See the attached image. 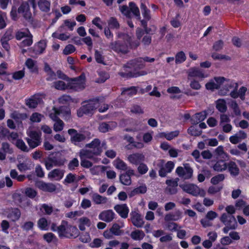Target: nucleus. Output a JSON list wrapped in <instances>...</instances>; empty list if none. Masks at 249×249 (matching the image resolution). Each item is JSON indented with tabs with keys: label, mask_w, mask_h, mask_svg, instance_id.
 Here are the masks:
<instances>
[{
	"label": "nucleus",
	"mask_w": 249,
	"mask_h": 249,
	"mask_svg": "<svg viewBox=\"0 0 249 249\" xmlns=\"http://www.w3.org/2000/svg\"><path fill=\"white\" fill-rule=\"evenodd\" d=\"M118 41L110 43L109 47L116 52L123 53H126L128 51V45L131 48H136L140 45L139 41L132 42V34H126L124 32H118L117 33Z\"/></svg>",
	"instance_id": "f257e3e1"
},
{
	"label": "nucleus",
	"mask_w": 249,
	"mask_h": 249,
	"mask_svg": "<svg viewBox=\"0 0 249 249\" xmlns=\"http://www.w3.org/2000/svg\"><path fill=\"white\" fill-rule=\"evenodd\" d=\"M58 236L60 238H76L79 234L78 229L66 221L62 220L58 226Z\"/></svg>",
	"instance_id": "f03ea898"
},
{
	"label": "nucleus",
	"mask_w": 249,
	"mask_h": 249,
	"mask_svg": "<svg viewBox=\"0 0 249 249\" xmlns=\"http://www.w3.org/2000/svg\"><path fill=\"white\" fill-rule=\"evenodd\" d=\"M77 111L78 117H82L84 114L92 115L94 111L99 107V103L98 100H90L85 103Z\"/></svg>",
	"instance_id": "7ed1b4c3"
},
{
	"label": "nucleus",
	"mask_w": 249,
	"mask_h": 249,
	"mask_svg": "<svg viewBox=\"0 0 249 249\" xmlns=\"http://www.w3.org/2000/svg\"><path fill=\"white\" fill-rule=\"evenodd\" d=\"M119 10L121 13L127 18H131V13H132L138 18H140L139 9L135 3L133 2H130L128 6L127 5L120 6Z\"/></svg>",
	"instance_id": "20e7f679"
},
{
	"label": "nucleus",
	"mask_w": 249,
	"mask_h": 249,
	"mask_svg": "<svg viewBox=\"0 0 249 249\" xmlns=\"http://www.w3.org/2000/svg\"><path fill=\"white\" fill-rule=\"evenodd\" d=\"M105 142H101L99 139H95L90 143L87 144V147L89 149L84 150V151L89 152V154L92 155V157L94 155L98 156L102 152L103 149L105 148Z\"/></svg>",
	"instance_id": "39448f33"
},
{
	"label": "nucleus",
	"mask_w": 249,
	"mask_h": 249,
	"mask_svg": "<svg viewBox=\"0 0 249 249\" xmlns=\"http://www.w3.org/2000/svg\"><path fill=\"white\" fill-rule=\"evenodd\" d=\"M179 186L184 192L194 196H204L205 195V191L203 189L199 188L194 184L184 183L180 184Z\"/></svg>",
	"instance_id": "423d86ee"
},
{
	"label": "nucleus",
	"mask_w": 249,
	"mask_h": 249,
	"mask_svg": "<svg viewBox=\"0 0 249 249\" xmlns=\"http://www.w3.org/2000/svg\"><path fill=\"white\" fill-rule=\"evenodd\" d=\"M68 88L75 90H79L85 88V76L81 75L79 77L74 79H70L68 78Z\"/></svg>",
	"instance_id": "0eeeda50"
},
{
	"label": "nucleus",
	"mask_w": 249,
	"mask_h": 249,
	"mask_svg": "<svg viewBox=\"0 0 249 249\" xmlns=\"http://www.w3.org/2000/svg\"><path fill=\"white\" fill-rule=\"evenodd\" d=\"M184 167L178 166L176 170V173L178 177L184 179H190L193 174V170L188 164H184Z\"/></svg>",
	"instance_id": "6e6552de"
},
{
	"label": "nucleus",
	"mask_w": 249,
	"mask_h": 249,
	"mask_svg": "<svg viewBox=\"0 0 249 249\" xmlns=\"http://www.w3.org/2000/svg\"><path fill=\"white\" fill-rule=\"evenodd\" d=\"M158 165L160 167L159 171V176L161 177H165L172 172L175 167V163L172 161H168L164 164V161L160 160Z\"/></svg>",
	"instance_id": "1a4fd4ad"
},
{
	"label": "nucleus",
	"mask_w": 249,
	"mask_h": 249,
	"mask_svg": "<svg viewBox=\"0 0 249 249\" xmlns=\"http://www.w3.org/2000/svg\"><path fill=\"white\" fill-rule=\"evenodd\" d=\"M226 78L224 77H214L207 83L205 87L207 89L213 90L220 88L225 83Z\"/></svg>",
	"instance_id": "9d476101"
},
{
	"label": "nucleus",
	"mask_w": 249,
	"mask_h": 249,
	"mask_svg": "<svg viewBox=\"0 0 249 249\" xmlns=\"http://www.w3.org/2000/svg\"><path fill=\"white\" fill-rule=\"evenodd\" d=\"M220 220L226 226H228L231 229H236L237 226L235 217L231 215H229L226 213H223L220 218Z\"/></svg>",
	"instance_id": "9b49d317"
},
{
	"label": "nucleus",
	"mask_w": 249,
	"mask_h": 249,
	"mask_svg": "<svg viewBox=\"0 0 249 249\" xmlns=\"http://www.w3.org/2000/svg\"><path fill=\"white\" fill-rule=\"evenodd\" d=\"M224 89L220 90V93L223 95H227L233 90H237L238 88L237 83L227 79H226L225 83H224Z\"/></svg>",
	"instance_id": "f8f14e48"
},
{
	"label": "nucleus",
	"mask_w": 249,
	"mask_h": 249,
	"mask_svg": "<svg viewBox=\"0 0 249 249\" xmlns=\"http://www.w3.org/2000/svg\"><path fill=\"white\" fill-rule=\"evenodd\" d=\"M18 13L21 15L25 19L29 20L32 18V13L27 2H23L18 9Z\"/></svg>",
	"instance_id": "ddd939ff"
},
{
	"label": "nucleus",
	"mask_w": 249,
	"mask_h": 249,
	"mask_svg": "<svg viewBox=\"0 0 249 249\" xmlns=\"http://www.w3.org/2000/svg\"><path fill=\"white\" fill-rule=\"evenodd\" d=\"M144 160V155L140 153H133L129 155L127 157L128 162L135 165H138L141 162H143Z\"/></svg>",
	"instance_id": "4468645a"
},
{
	"label": "nucleus",
	"mask_w": 249,
	"mask_h": 249,
	"mask_svg": "<svg viewBox=\"0 0 249 249\" xmlns=\"http://www.w3.org/2000/svg\"><path fill=\"white\" fill-rule=\"evenodd\" d=\"M188 76L189 79L190 77H196L199 79H204L208 76L207 74H205L203 71L197 67H192L188 71Z\"/></svg>",
	"instance_id": "2eb2a0df"
},
{
	"label": "nucleus",
	"mask_w": 249,
	"mask_h": 249,
	"mask_svg": "<svg viewBox=\"0 0 249 249\" xmlns=\"http://www.w3.org/2000/svg\"><path fill=\"white\" fill-rule=\"evenodd\" d=\"M44 97L43 94H36L26 100V105L30 108H35L38 104L41 102Z\"/></svg>",
	"instance_id": "dca6fc26"
},
{
	"label": "nucleus",
	"mask_w": 249,
	"mask_h": 249,
	"mask_svg": "<svg viewBox=\"0 0 249 249\" xmlns=\"http://www.w3.org/2000/svg\"><path fill=\"white\" fill-rule=\"evenodd\" d=\"M58 77L65 80V81L59 80L53 83V87L59 90H64L69 89L68 88V78H66V76L62 74L60 71H57Z\"/></svg>",
	"instance_id": "f3484780"
},
{
	"label": "nucleus",
	"mask_w": 249,
	"mask_h": 249,
	"mask_svg": "<svg viewBox=\"0 0 249 249\" xmlns=\"http://www.w3.org/2000/svg\"><path fill=\"white\" fill-rule=\"evenodd\" d=\"M135 175V171L131 168H129L126 172L120 176L121 182L124 185H130L131 184V176Z\"/></svg>",
	"instance_id": "a211bd4d"
},
{
	"label": "nucleus",
	"mask_w": 249,
	"mask_h": 249,
	"mask_svg": "<svg viewBox=\"0 0 249 249\" xmlns=\"http://www.w3.org/2000/svg\"><path fill=\"white\" fill-rule=\"evenodd\" d=\"M68 133L71 136V142L75 145L83 141L86 138L84 134L77 133L74 129H70L68 130Z\"/></svg>",
	"instance_id": "6ab92c4d"
},
{
	"label": "nucleus",
	"mask_w": 249,
	"mask_h": 249,
	"mask_svg": "<svg viewBox=\"0 0 249 249\" xmlns=\"http://www.w3.org/2000/svg\"><path fill=\"white\" fill-rule=\"evenodd\" d=\"M79 155L81 158V165L82 166L85 168L91 167L92 165V163L86 159H92L93 158L92 155H90L89 152H87V151H84V150H82L80 151Z\"/></svg>",
	"instance_id": "aec40b11"
},
{
	"label": "nucleus",
	"mask_w": 249,
	"mask_h": 249,
	"mask_svg": "<svg viewBox=\"0 0 249 249\" xmlns=\"http://www.w3.org/2000/svg\"><path fill=\"white\" fill-rule=\"evenodd\" d=\"M64 170L60 169H55L48 174V178L51 180L58 181L61 179L64 175Z\"/></svg>",
	"instance_id": "412c9836"
},
{
	"label": "nucleus",
	"mask_w": 249,
	"mask_h": 249,
	"mask_svg": "<svg viewBox=\"0 0 249 249\" xmlns=\"http://www.w3.org/2000/svg\"><path fill=\"white\" fill-rule=\"evenodd\" d=\"M115 213L111 210H105L99 214V219L106 222H110L114 218Z\"/></svg>",
	"instance_id": "4be33fe9"
},
{
	"label": "nucleus",
	"mask_w": 249,
	"mask_h": 249,
	"mask_svg": "<svg viewBox=\"0 0 249 249\" xmlns=\"http://www.w3.org/2000/svg\"><path fill=\"white\" fill-rule=\"evenodd\" d=\"M7 213V217L13 222L18 220L21 216V212L18 208H11L8 209V212Z\"/></svg>",
	"instance_id": "5701e85b"
},
{
	"label": "nucleus",
	"mask_w": 249,
	"mask_h": 249,
	"mask_svg": "<svg viewBox=\"0 0 249 249\" xmlns=\"http://www.w3.org/2000/svg\"><path fill=\"white\" fill-rule=\"evenodd\" d=\"M37 186L38 188L43 191L53 192L55 191L56 186L52 183H45L43 181L38 182L37 183Z\"/></svg>",
	"instance_id": "b1692460"
},
{
	"label": "nucleus",
	"mask_w": 249,
	"mask_h": 249,
	"mask_svg": "<svg viewBox=\"0 0 249 249\" xmlns=\"http://www.w3.org/2000/svg\"><path fill=\"white\" fill-rule=\"evenodd\" d=\"M131 221L133 224L137 228L142 227L144 223L141 215L136 212L132 213Z\"/></svg>",
	"instance_id": "393cba45"
},
{
	"label": "nucleus",
	"mask_w": 249,
	"mask_h": 249,
	"mask_svg": "<svg viewBox=\"0 0 249 249\" xmlns=\"http://www.w3.org/2000/svg\"><path fill=\"white\" fill-rule=\"evenodd\" d=\"M247 137V134L243 131L241 130L238 133L231 136L229 138V141L231 143L236 144Z\"/></svg>",
	"instance_id": "a878e982"
},
{
	"label": "nucleus",
	"mask_w": 249,
	"mask_h": 249,
	"mask_svg": "<svg viewBox=\"0 0 249 249\" xmlns=\"http://www.w3.org/2000/svg\"><path fill=\"white\" fill-rule=\"evenodd\" d=\"M114 209L122 218H125L127 217L129 210L126 204L117 205Z\"/></svg>",
	"instance_id": "bb28decb"
},
{
	"label": "nucleus",
	"mask_w": 249,
	"mask_h": 249,
	"mask_svg": "<svg viewBox=\"0 0 249 249\" xmlns=\"http://www.w3.org/2000/svg\"><path fill=\"white\" fill-rule=\"evenodd\" d=\"M128 68H133L134 69H142L145 67L144 62L142 57L138 58L131 60L128 63Z\"/></svg>",
	"instance_id": "cd10ccee"
},
{
	"label": "nucleus",
	"mask_w": 249,
	"mask_h": 249,
	"mask_svg": "<svg viewBox=\"0 0 249 249\" xmlns=\"http://www.w3.org/2000/svg\"><path fill=\"white\" fill-rule=\"evenodd\" d=\"M46 47V42L44 40L40 41L34 46L33 49V53L35 55H39L44 52Z\"/></svg>",
	"instance_id": "c85d7f7f"
},
{
	"label": "nucleus",
	"mask_w": 249,
	"mask_h": 249,
	"mask_svg": "<svg viewBox=\"0 0 249 249\" xmlns=\"http://www.w3.org/2000/svg\"><path fill=\"white\" fill-rule=\"evenodd\" d=\"M78 226L80 231H84L86 227H89L91 224L90 220L87 217L83 216L78 220Z\"/></svg>",
	"instance_id": "c756f323"
},
{
	"label": "nucleus",
	"mask_w": 249,
	"mask_h": 249,
	"mask_svg": "<svg viewBox=\"0 0 249 249\" xmlns=\"http://www.w3.org/2000/svg\"><path fill=\"white\" fill-rule=\"evenodd\" d=\"M91 198L94 203L97 205L107 204L108 202V199L97 193H94L91 196Z\"/></svg>",
	"instance_id": "7c9ffc66"
},
{
	"label": "nucleus",
	"mask_w": 249,
	"mask_h": 249,
	"mask_svg": "<svg viewBox=\"0 0 249 249\" xmlns=\"http://www.w3.org/2000/svg\"><path fill=\"white\" fill-rule=\"evenodd\" d=\"M182 217V213L179 210L175 211L174 213L166 214L164 217V220L166 222L171 221H178Z\"/></svg>",
	"instance_id": "2f4dec72"
},
{
	"label": "nucleus",
	"mask_w": 249,
	"mask_h": 249,
	"mask_svg": "<svg viewBox=\"0 0 249 249\" xmlns=\"http://www.w3.org/2000/svg\"><path fill=\"white\" fill-rule=\"evenodd\" d=\"M17 167L20 172H24L32 169L34 167V164L31 160L26 159L24 162L19 163Z\"/></svg>",
	"instance_id": "473e14b6"
},
{
	"label": "nucleus",
	"mask_w": 249,
	"mask_h": 249,
	"mask_svg": "<svg viewBox=\"0 0 249 249\" xmlns=\"http://www.w3.org/2000/svg\"><path fill=\"white\" fill-rule=\"evenodd\" d=\"M168 185L166 188V191L171 195L175 194L177 192L178 182L174 180L168 179L166 181Z\"/></svg>",
	"instance_id": "72a5a7b5"
},
{
	"label": "nucleus",
	"mask_w": 249,
	"mask_h": 249,
	"mask_svg": "<svg viewBox=\"0 0 249 249\" xmlns=\"http://www.w3.org/2000/svg\"><path fill=\"white\" fill-rule=\"evenodd\" d=\"M227 169L232 176L235 177L239 174V168L236 163L233 161H230L228 163Z\"/></svg>",
	"instance_id": "f704fd0d"
},
{
	"label": "nucleus",
	"mask_w": 249,
	"mask_h": 249,
	"mask_svg": "<svg viewBox=\"0 0 249 249\" xmlns=\"http://www.w3.org/2000/svg\"><path fill=\"white\" fill-rule=\"evenodd\" d=\"M117 125L115 122H111L108 123H102L99 126V130L100 132L106 133L115 128Z\"/></svg>",
	"instance_id": "c9c22d12"
},
{
	"label": "nucleus",
	"mask_w": 249,
	"mask_h": 249,
	"mask_svg": "<svg viewBox=\"0 0 249 249\" xmlns=\"http://www.w3.org/2000/svg\"><path fill=\"white\" fill-rule=\"evenodd\" d=\"M113 165L118 170L127 171L128 167L127 164L121 159L117 158L113 162Z\"/></svg>",
	"instance_id": "e433bc0d"
},
{
	"label": "nucleus",
	"mask_w": 249,
	"mask_h": 249,
	"mask_svg": "<svg viewBox=\"0 0 249 249\" xmlns=\"http://www.w3.org/2000/svg\"><path fill=\"white\" fill-rule=\"evenodd\" d=\"M124 222L120 221L118 223H114L110 229L111 230L114 235L120 236L124 232L121 229L124 227Z\"/></svg>",
	"instance_id": "4c0bfd02"
},
{
	"label": "nucleus",
	"mask_w": 249,
	"mask_h": 249,
	"mask_svg": "<svg viewBox=\"0 0 249 249\" xmlns=\"http://www.w3.org/2000/svg\"><path fill=\"white\" fill-rule=\"evenodd\" d=\"M247 90V89L245 87H241L238 91L237 90H233L231 92L230 95L233 98L239 97L242 100L245 99V95Z\"/></svg>",
	"instance_id": "58836bf2"
},
{
	"label": "nucleus",
	"mask_w": 249,
	"mask_h": 249,
	"mask_svg": "<svg viewBox=\"0 0 249 249\" xmlns=\"http://www.w3.org/2000/svg\"><path fill=\"white\" fill-rule=\"evenodd\" d=\"M227 164L228 163L225 162L223 160H219L213 166V169L217 172H222L227 169Z\"/></svg>",
	"instance_id": "ea45409f"
},
{
	"label": "nucleus",
	"mask_w": 249,
	"mask_h": 249,
	"mask_svg": "<svg viewBox=\"0 0 249 249\" xmlns=\"http://www.w3.org/2000/svg\"><path fill=\"white\" fill-rule=\"evenodd\" d=\"M207 116V113L205 111H202L195 114L192 119L193 123L198 124L205 120Z\"/></svg>",
	"instance_id": "a19ab883"
},
{
	"label": "nucleus",
	"mask_w": 249,
	"mask_h": 249,
	"mask_svg": "<svg viewBox=\"0 0 249 249\" xmlns=\"http://www.w3.org/2000/svg\"><path fill=\"white\" fill-rule=\"evenodd\" d=\"M76 22L74 21H71L70 19H67L64 21V24L61 26L58 31L59 32H63L64 30L65 26L67 27L70 30L72 31L74 27L76 25Z\"/></svg>",
	"instance_id": "79ce46f5"
},
{
	"label": "nucleus",
	"mask_w": 249,
	"mask_h": 249,
	"mask_svg": "<svg viewBox=\"0 0 249 249\" xmlns=\"http://www.w3.org/2000/svg\"><path fill=\"white\" fill-rule=\"evenodd\" d=\"M50 2L47 0H39L38 5L39 9L43 12H48L50 9Z\"/></svg>",
	"instance_id": "37998d69"
},
{
	"label": "nucleus",
	"mask_w": 249,
	"mask_h": 249,
	"mask_svg": "<svg viewBox=\"0 0 249 249\" xmlns=\"http://www.w3.org/2000/svg\"><path fill=\"white\" fill-rule=\"evenodd\" d=\"M25 65L30 71L36 72L37 71V67L36 62L31 58L27 59Z\"/></svg>",
	"instance_id": "c03bdc74"
},
{
	"label": "nucleus",
	"mask_w": 249,
	"mask_h": 249,
	"mask_svg": "<svg viewBox=\"0 0 249 249\" xmlns=\"http://www.w3.org/2000/svg\"><path fill=\"white\" fill-rule=\"evenodd\" d=\"M27 134L29 137V138H27V139L41 140V133L40 132H37L30 128L27 131Z\"/></svg>",
	"instance_id": "a18cd8bd"
},
{
	"label": "nucleus",
	"mask_w": 249,
	"mask_h": 249,
	"mask_svg": "<svg viewBox=\"0 0 249 249\" xmlns=\"http://www.w3.org/2000/svg\"><path fill=\"white\" fill-rule=\"evenodd\" d=\"M147 187L145 185L140 186L133 189L129 194L130 196L132 197L136 195L144 194L146 192Z\"/></svg>",
	"instance_id": "49530a36"
},
{
	"label": "nucleus",
	"mask_w": 249,
	"mask_h": 249,
	"mask_svg": "<svg viewBox=\"0 0 249 249\" xmlns=\"http://www.w3.org/2000/svg\"><path fill=\"white\" fill-rule=\"evenodd\" d=\"M37 226L42 231H47L49 229V223L46 218L42 217L37 221Z\"/></svg>",
	"instance_id": "de8ad7c7"
},
{
	"label": "nucleus",
	"mask_w": 249,
	"mask_h": 249,
	"mask_svg": "<svg viewBox=\"0 0 249 249\" xmlns=\"http://www.w3.org/2000/svg\"><path fill=\"white\" fill-rule=\"evenodd\" d=\"M140 7L142 14L144 18L146 20H149L151 18L150 10L147 8L145 4L142 2H141Z\"/></svg>",
	"instance_id": "09e8293b"
},
{
	"label": "nucleus",
	"mask_w": 249,
	"mask_h": 249,
	"mask_svg": "<svg viewBox=\"0 0 249 249\" xmlns=\"http://www.w3.org/2000/svg\"><path fill=\"white\" fill-rule=\"evenodd\" d=\"M108 28L111 29H118L120 24L117 19L114 17H110L107 20Z\"/></svg>",
	"instance_id": "8fccbe9b"
},
{
	"label": "nucleus",
	"mask_w": 249,
	"mask_h": 249,
	"mask_svg": "<svg viewBox=\"0 0 249 249\" xmlns=\"http://www.w3.org/2000/svg\"><path fill=\"white\" fill-rule=\"evenodd\" d=\"M58 110L60 112V116L64 118L65 119L68 120L70 118L71 111L68 107H61Z\"/></svg>",
	"instance_id": "3c124183"
},
{
	"label": "nucleus",
	"mask_w": 249,
	"mask_h": 249,
	"mask_svg": "<svg viewBox=\"0 0 249 249\" xmlns=\"http://www.w3.org/2000/svg\"><path fill=\"white\" fill-rule=\"evenodd\" d=\"M131 238L135 240H141L145 236L143 231L141 230H136L131 233Z\"/></svg>",
	"instance_id": "603ef678"
},
{
	"label": "nucleus",
	"mask_w": 249,
	"mask_h": 249,
	"mask_svg": "<svg viewBox=\"0 0 249 249\" xmlns=\"http://www.w3.org/2000/svg\"><path fill=\"white\" fill-rule=\"evenodd\" d=\"M45 164L48 170H50L54 166L59 165L54 158H48L45 160Z\"/></svg>",
	"instance_id": "864d4df0"
},
{
	"label": "nucleus",
	"mask_w": 249,
	"mask_h": 249,
	"mask_svg": "<svg viewBox=\"0 0 249 249\" xmlns=\"http://www.w3.org/2000/svg\"><path fill=\"white\" fill-rule=\"evenodd\" d=\"M214 153L215 154L219 157H221L222 158H228L229 156L225 152L224 150V147L223 146L220 145L218 146L215 150H214Z\"/></svg>",
	"instance_id": "5fc2aeb1"
},
{
	"label": "nucleus",
	"mask_w": 249,
	"mask_h": 249,
	"mask_svg": "<svg viewBox=\"0 0 249 249\" xmlns=\"http://www.w3.org/2000/svg\"><path fill=\"white\" fill-rule=\"evenodd\" d=\"M216 108L221 112H224L227 110L226 102L223 99H219L216 102Z\"/></svg>",
	"instance_id": "6e6d98bb"
},
{
	"label": "nucleus",
	"mask_w": 249,
	"mask_h": 249,
	"mask_svg": "<svg viewBox=\"0 0 249 249\" xmlns=\"http://www.w3.org/2000/svg\"><path fill=\"white\" fill-rule=\"evenodd\" d=\"M137 87H131L129 88L124 89L122 91V94L125 95L133 96L137 93Z\"/></svg>",
	"instance_id": "4d7b16f0"
},
{
	"label": "nucleus",
	"mask_w": 249,
	"mask_h": 249,
	"mask_svg": "<svg viewBox=\"0 0 249 249\" xmlns=\"http://www.w3.org/2000/svg\"><path fill=\"white\" fill-rule=\"evenodd\" d=\"M186 57L185 53L180 51L177 53L175 56V61L176 64H180L185 61Z\"/></svg>",
	"instance_id": "13d9d810"
},
{
	"label": "nucleus",
	"mask_w": 249,
	"mask_h": 249,
	"mask_svg": "<svg viewBox=\"0 0 249 249\" xmlns=\"http://www.w3.org/2000/svg\"><path fill=\"white\" fill-rule=\"evenodd\" d=\"M16 146L24 152H28L29 149L22 140L19 139L14 143Z\"/></svg>",
	"instance_id": "bf43d9fd"
},
{
	"label": "nucleus",
	"mask_w": 249,
	"mask_h": 249,
	"mask_svg": "<svg viewBox=\"0 0 249 249\" xmlns=\"http://www.w3.org/2000/svg\"><path fill=\"white\" fill-rule=\"evenodd\" d=\"M31 33L28 30H25L24 31H18L16 34V37L18 40H21L24 38L26 37Z\"/></svg>",
	"instance_id": "052dcab7"
},
{
	"label": "nucleus",
	"mask_w": 249,
	"mask_h": 249,
	"mask_svg": "<svg viewBox=\"0 0 249 249\" xmlns=\"http://www.w3.org/2000/svg\"><path fill=\"white\" fill-rule=\"evenodd\" d=\"M230 106L233 110V113L235 116H239L241 115V110L237 103L235 101H231Z\"/></svg>",
	"instance_id": "680f3d73"
},
{
	"label": "nucleus",
	"mask_w": 249,
	"mask_h": 249,
	"mask_svg": "<svg viewBox=\"0 0 249 249\" xmlns=\"http://www.w3.org/2000/svg\"><path fill=\"white\" fill-rule=\"evenodd\" d=\"M40 209L44 213L48 215L51 214L53 211V207L46 204L41 205Z\"/></svg>",
	"instance_id": "e2e57ef3"
},
{
	"label": "nucleus",
	"mask_w": 249,
	"mask_h": 249,
	"mask_svg": "<svg viewBox=\"0 0 249 249\" xmlns=\"http://www.w3.org/2000/svg\"><path fill=\"white\" fill-rule=\"evenodd\" d=\"M106 167L104 166H96L90 169V172L92 175H98L101 172H104Z\"/></svg>",
	"instance_id": "0e129e2a"
},
{
	"label": "nucleus",
	"mask_w": 249,
	"mask_h": 249,
	"mask_svg": "<svg viewBox=\"0 0 249 249\" xmlns=\"http://www.w3.org/2000/svg\"><path fill=\"white\" fill-rule=\"evenodd\" d=\"M33 43V36L31 35H29L21 42V47H24L26 46H30Z\"/></svg>",
	"instance_id": "69168bd1"
},
{
	"label": "nucleus",
	"mask_w": 249,
	"mask_h": 249,
	"mask_svg": "<svg viewBox=\"0 0 249 249\" xmlns=\"http://www.w3.org/2000/svg\"><path fill=\"white\" fill-rule=\"evenodd\" d=\"M44 118V116L40 113L35 112L32 114L30 117V120L32 122L39 123Z\"/></svg>",
	"instance_id": "338daca9"
},
{
	"label": "nucleus",
	"mask_w": 249,
	"mask_h": 249,
	"mask_svg": "<svg viewBox=\"0 0 249 249\" xmlns=\"http://www.w3.org/2000/svg\"><path fill=\"white\" fill-rule=\"evenodd\" d=\"M64 123L59 119L55 121L53 124V130L56 132L61 131L63 129Z\"/></svg>",
	"instance_id": "774afa93"
}]
</instances>
